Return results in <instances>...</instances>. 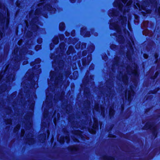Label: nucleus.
Segmentation results:
<instances>
[{
  "label": "nucleus",
  "instance_id": "1",
  "mask_svg": "<svg viewBox=\"0 0 160 160\" xmlns=\"http://www.w3.org/2000/svg\"><path fill=\"white\" fill-rule=\"evenodd\" d=\"M114 30L118 34L115 33V36L116 38V41L119 44H123L125 41V38L122 35V28L120 26L117 24H115L114 26Z\"/></svg>",
  "mask_w": 160,
  "mask_h": 160
},
{
  "label": "nucleus",
  "instance_id": "2",
  "mask_svg": "<svg viewBox=\"0 0 160 160\" xmlns=\"http://www.w3.org/2000/svg\"><path fill=\"white\" fill-rule=\"evenodd\" d=\"M144 130H149L151 131L152 136L154 139L157 138L158 134V129L156 125L154 124L153 122L150 123L147 122L142 128Z\"/></svg>",
  "mask_w": 160,
  "mask_h": 160
},
{
  "label": "nucleus",
  "instance_id": "3",
  "mask_svg": "<svg viewBox=\"0 0 160 160\" xmlns=\"http://www.w3.org/2000/svg\"><path fill=\"white\" fill-rule=\"evenodd\" d=\"M130 90L128 91V101L130 102L132 100V97L134 96L135 92L134 90V87L132 85L129 86Z\"/></svg>",
  "mask_w": 160,
  "mask_h": 160
},
{
  "label": "nucleus",
  "instance_id": "4",
  "mask_svg": "<svg viewBox=\"0 0 160 160\" xmlns=\"http://www.w3.org/2000/svg\"><path fill=\"white\" fill-rule=\"evenodd\" d=\"M113 6L116 8H117L118 10L122 12L123 11V4L120 2L118 1L115 2L113 3Z\"/></svg>",
  "mask_w": 160,
  "mask_h": 160
},
{
  "label": "nucleus",
  "instance_id": "5",
  "mask_svg": "<svg viewBox=\"0 0 160 160\" xmlns=\"http://www.w3.org/2000/svg\"><path fill=\"white\" fill-rule=\"evenodd\" d=\"M93 120L94 121V123L93 124L92 126L93 129H89V132L92 134H94L95 133V129L98 127V123L97 120L96 118H94L93 119Z\"/></svg>",
  "mask_w": 160,
  "mask_h": 160
},
{
  "label": "nucleus",
  "instance_id": "6",
  "mask_svg": "<svg viewBox=\"0 0 160 160\" xmlns=\"http://www.w3.org/2000/svg\"><path fill=\"white\" fill-rule=\"evenodd\" d=\"M82 132L78 130L75 131L74 132L75 135H77L78 137L81 138L82 139L84 140V138L82 136Z\"/></svg>",
  "mask_w": 160,
  "mask_h": 160
},
{
  "label": "nucleus",
  "instance_id": "7",
  "mask_svg": "<svg viewBox=\"0 0 160 160\" xmlns=\"http://www.w3.org/2000/svg\"><path fill=\"white\" fill-rule=\"evenodd\" d=\"M58 140L61 143H63L65 140L67 142H68L69 141V138L68 137H65V138H64L63 137H61L60 139L58 138Z\"/></svg>",
  "mask_w": 160,
  "mask_h": 160
},
{
  "label": "nucleus",
  "instance_id": "8",
  "mask_svg": "<svg viewBox=\"0 0 160 160\" xmlns=\"http://www.w3.org/2000/svg\"><path fill=\"white\" fill-rule=\"evenodd\" d=\"M160 87H158L153 90H150L148 94H156L157 93L158 91L160 90Z\"/></svg>",
  "mask_w": 160,
  "mask_h": 160
},
{
  "label": "nucleus",
  "instance_id": "9",
  "mask_svg": "<svg viewBox=\"0 0 160 160\" xmlns=\"http://www.w3.org/2000/svg\"><path fill=\"white\" fill-rule=\"evenodd\" d=\"M114 63L116 66H118L120 64V58L118 57H116L114 58Z\"/></svg>",
  "mask_w": 160,
  "mask_h": 160
},
{
  "label": "nucleus",
  "instance_id": "10",
  "mask_svg": "<svg viewBox=\"0 0 160 160\" xmlns=\"http://www.w3.org/2000/svg\"><path fill=\"white\" fill-rule=\"evenodd\" d=\"M141 8L142 10H145L147 14H150L151 13L152 10L150 9H146V7L145 6H142Z\"/></svg>",
  "mask_w": 160,
  "mask_h": 160
},
{
  "label": "nucleus",
  "instance_id": "11",
  "mask_svg": "<svg viewBox=\"0 0 160 160\" xmlns=\"http://www.w3.org/2000/svg\"><path fill=\"white\" fill-rule=\"evenodd\" d=\"M159 74V72H155L154 75L150 77V78L151 79L154 80L158 76Z\"/></svg>",
  "mask_w": 160,
  "mask_h": 160
},
{
  "label": "nucleus",
  "instance_id": "12",
  "mask_svg": "<svg viewBox=\"0 0 160 160\" xmlns=\"http://www.w3.org/2000/svg\"><path fill=\"white\" fill-rule=\"evenodd\" d=\"M132 73L135 78H137L139 76V74L137 72V71L135 69L134 70V71L132 72Z\"/></svg>",
  "mask_w": 160,
  "mask_h": 160
},
{
  "label": "nucleus",
  "instance_id": "13",
  "mask_svg": "<svg viewBox=\"0 0 160 160\" xmlns=\"http://www.w3.org/2000/svg\"><path fill=\"white\" fill-rule=\"evenodd\" d=\"M78 149L77 146H72L70 147V150L72 151H76Z\"/></svg>",
  "mask_w": 160,
  "mask_h": 160
},
{
  "label": "nucleus",
  "instance_id": "14",
  "mask_svg": "<svg viewBox=\"0 0 160 160\" xmlns=\"http://www.w3.org/2000/svg\"><path fill=\"white\" fill-rule=\"evenodd\" d=\"M44 8L45 10L47 9L48 10H51L52 7L50 5H48L45 6Z\"/></svg>",
  "mask_w": 160,
  "mask_h": 160
},
{
  "label": "nucleus",
  "instance_id": "15",
  "mask_svg": "<svg viewBox=\"0 0 160 160\" xmlns=\"http://www.w3.org/2000/svg\"><path fill=\"white\" fill-rule=\"evenodd\" d=\"M126 56L128 59L129 60H130L131 57V53L130 52H127L126 53Z\"/></svg>",
  "mask_w": 160,
  "mask_h": 160
},
{
  "label": "nucleus",
  "instance_id": "16",
  "mask_svg": "<svg viewBox=\"0 0 160 160\" xmlns=\"http://www.w3.org/2000/svg\"><path fill=\"white\" fill-rule=\"evenodd\" d=\"M158 54L156 53L154 55V57L155 59V62H157L158 60Z\"/></svg>",
  "mask_w": 160,
  "mask_h": 160
},
{
  "label": "nucleus",
  "instance_id": "17",
  "mask_svg": "<svg viewBox=\"0 0 160 160\" xmlns=\"http://www.w3.org/2000/svg\"><path fill=\"white\" fill-rule=\"evenodd\" d=\"M64 28V24L63 23H61L60 24V28L61 30H62Z\"/></svg>",
  "mask_w": 160,
  "mask_h": 160
},
{
  "label": "nucleus",
  "instance_id": "18",
  "mask_svg": "<svg viewBox=\"0 0 160 160\" xmlns=\"http://www.w3.org/2000/svg\"><path fill=\"white\" fill-rule=\"evenodd\" d=\"M20 128V125H18L14 128V131L15 132H16L18 131Z\"/></svg>",
  "mask_w": 160,
  "mask_h": 160
},
{
  "label": "nucleus",
  "instance_id": "19",
  "mask_svg": "<svg viewBox=\"0 0 160 160\" xmlns=\"http://www.w3.org/2000/svg\"><path fill=\"white\" fill-rule=\"evenodd\" d=\"M124 109V105L123 104H122L121 105V112H123Z\"/></svg>",
  "mask_w": 160,
  "mask_h": 160
},
{
  "label": "nucleus",
  "instance_id": "20",
  "mask_svg": "<svg viewBox=\"0 0 160 160\" xmlns=\"http://www.w3.org/2000/svg\"><path fill=\"white\" fill-rule=\"evenodd\" d=\"M143 56L144 58L147 59L148 58L149 56L148 54L144 53L143 55Z\"/></svg>",
  "mask_w": 160,
  "mask_h": 160
},
{
  "label": "nucleus",
  "instance_id": "21",
  "mask_svg": "<svg viewBox=\"0 0 160 160\" xmlns=\"http://www.w3.org/2000/svg\"><path fill=\"white\" fill-rule=\"evenodd\" d=\"M128 28L129 30L131 31H132V28L131 24L130 23H128Z\"/></svg>",
  "mask_w": 160,
  "mask_h": 160
},
{
  "label": "nucleus",
  "instance_id": "22",
  "mask_svg": "<svg viewBox=\"0 0 160 160\" xmlns=\"http://www.w3.org/2000/svg\"><path fill=\"white\" fill-rule=\"evenodd\" d=\"M112 108H111V117H112ZM110 127H111V130L112 129V125L111 123Z\"/></svg>",
  "mask_w": 160,
  "mask_h": 160
},
{
  "label": "nucleus",
  "instance_id": "23",
  "mask_svg": "<svg viewBox=\"0 0 160 160\" xmlns=\"http://www.w3.org/2000/svg\"><path fill=\"white\" fill-rule=\"evenodd\" d=\"M141 13H142V14L143 16L146 17V16H147V13H146V12L142 11L141 12Z\"/></svg>",
  "mask_w": 160,
  "mask_h": 160
},
{
  "label": "nucleus",
  "instance_id": "24",
  "mask_svg": "<svg viewBox=\"0 0 160 160\" xmlns=\"http://www.w3.org/2000/svg\"><path fill=\"white\" fill-rule=\"evenodd\" d=\"M123 31L125 34H126L127 33H129V32L126 28L123 29Z\"/></svg>",
  "mask_w": 160,
  "mask_h": 160
},
{
  "label": "nucleus",
  "instance_id": "25",
  "mask_svg": "<svg viewBox=\"0 0 160 160\" xmlns=\"http://www.w3.org/2000/svg\"><path fill=\"white\" fill-rule=\"evenodd\" d=\"M94 110H96L97 111H98V105H96L94 108Z\"/></svg>",
  "mask_w": 160,
  "mask_h": 160
},
{
  "label": "nucleus",
  "instance_id": "26",
  "mask_svg": "<svg viewBox=\"0 0 160 160\" xmlns=\"http://www.w3.org/2000/svg\"><path fill=\"white\" fill-rule=\"evenodd\" d=\"M39 10L38 9H37L36 11L35 14L37 15L39 14Z\"/></svg>",
  "mask_w": 160,
  "mask_h": 160
},
{
  "label": "nucleus",
  "instance_id": "27",
  "mask_svg": "<svg viewBox=\"0 0 160 160\" xmlns=\"http://www.w3.org/2000/svg\"><path fill=\"white\" fill-rule=\"evenodd\" d=\"M41 48V46L40 45H37L35 47V49L36 50H38L39 49V48Z\"/></svg>",
  "mask_w": 160,
  "mask_h": 160
},
{
  "label": "nucleus",
  "instance_id": "28",
  "mask_svg": "<svg viewBox=\"0 0 160 160\" xmlns=\"http://www.w3.org/2000/svg\"><path fill=\"white\" fill-rule=\"evenodd\" d=\"M129 47L132 50V49H133V48L132 47V44L131 43V42H130L129 43Z\"/></svg>",
  "mask_w": 160,
  "mask_h": 160
},
{
  "label": "nucleus",
  "instance_id": "29",
  "mask_svg": "<svg viewBox=\"0 0 160 160\" xmlns=\"http://www.w3.org/2000/svg\"><path fill=\"white\" fill-rule=\"evenodd\" d=\"M117 47V46L115 45H112V44H111V50L112 49V47Z\"/></svg>",
  "mask_w": 160,
  "mask_h": 160
},
{
  "label": "nucleus",
  "instance_id": "30",
  "mask_svg": "<svg viewBox=\"0 0 160 160\" xmlns=\"http://www.w3.org/2000/svg\"><path fill=\"white\" fill-rule=\"evenodd\" d=\"M24 134V130H22L21 131V135L22 136H23Z\"/></svg>",
  "mask_w": 160,
  "mask_h": 160
},
{
  "label": "nucleus",
  "instance_id": "31",
  "mask_svg": "<svg viewBox=\"0 0 160 160\" xmlns=\"http://www.w3.org/2000/svg\"><path fill=\"white\" fill-rule=\"evenodd\" d=\"M155 1V0H150V2L151 4H153Z\"/></svg>",
  "mask_w": 160,
  "mask_h": 160
},
{
  "label": "nucleus",
  "instance_id": "32",
  "mask_svg": "<svg viewBox=\"0 0 160 160\" xmlns=\"http://www.w3.org/2000/svg\"><path fill=\"white\" fill-rule=\"evenodd\" d=\"M134 18L135 19L138 20V15H136L134 16Z\"/></svg>",
  "mask_w": 160,
  "mask_h": 160
},
{
  "label": "nucleus",
  "instance_id": "33",
  "mask_svg": "<svg viewBox=\"0 0 160 160\" xmlns=\"http://www.w3.org/2000/svg\"><path fill=\"white\" fill-rule=\"evenodd\" d=\"M22 42V40H21L18 42V44L20 45Z\"/></svg>",
  "mask_w": 160,
  "mask_h": 160
},
{
  "label": "nucleus",
  "instance_id": "34",
  "mask_svg": "<svg viewBox=\"0 0 160 160\" xmlns=\"http://www.w3.org/2000/svg\"><path fill=\"white\" fill-rule=\"evenodd\" d=\"M8 23H9V19L8 18H7L6 19V25H8Z\"/></svg>",
  "mask_w": 160,
  "mask_h": 160
},
{
  "label": "nucleus",
  "instance_id": "35",
  "mask_svg": "<svg viewBox=\"0 0 160 160\" xmlns=\"http://www.w3.org/2000/svg\"><path fill=\"white\" fill-rule=\"evenodd\" d=\"M158 14L159 15H160V7L158 9Z\"/></svg>",
  "mask_w": 160,
  "mask_h": 160
},
{
  "label": "nucleus",
  "instance_id": "36",
  "mask_svg": "<svg viewBox=\"0 0 160 160\" xmlns=\"http://www.w3.org/2000/svg\"><path fill=\"white\" fill-rule=\"evenodd\" d=\"M127 1L128 0H122V2L124 4H125L126 3Z\"/></svg>",
  "mask_w": 160,
  "mask_h": 160
},
{
  "label": "nucleus",
  "instance_id": "37",
  "mask_svg": "<svg viewBox=\"0 0 160 160\" xmlns=\"http://www.w3.org/2000/svg\"><path fill=\"white\" fill-rule=\"evenodd\" d=\"M150 110V109L149 108H148L146 109L145 110V112H149V110Z\"/></svg>",
  "mask_w": 160,
  "mask_h": 160
},
{
  "label": "nucleus",
  "instance_id": "38",
  "mask_svg": "<svg viewBox=\"0 0 160 160\" xmlns=\"http://www.w3.org/2000/svg\"><path fill=\"white\" fill-rule=\"evenodd\" d=\"M42 5H43L42 3H39L38 4V7H40L41 6H42Z\"/></svg>",
  "mask_w": 160,
  "mask_h": 160
},
{
  "label": "nucleus",
  "instance_id": "39",
  "mask_svg": "<svg viewBox=\"0 0 160 160\" xmlns=\"http://www.w3.org/2000/svg\"><path fill=\"white\" fill-rule=\"evenodd\" d=\"M25 22H26V25L27 27H28V23L27 21H25Z\"/></svg>",
  "mask_w": 160,
  "mask_h": 160
},
{
  "label": "nucleus",
  "instance_id": "40",
  "mask_svg": "<svg viewBox=\"0 0 160 160\" xmlns=\"http://www.w3.org/2000/svg\"><path fill=\"white\" fill-rule=\"evenodd\" d=\"M54 122L55 124H56V119H54Z\"/></svg>",
  "mask_w": 160,
  "mask_h": 160
},
{
  "label": "nucleus",
  "instance_id": "41",
  "mask_svg": "<svg viewBox=\"0 0 160 160\" xmlns=\"http://www.w3.org/2000/svg\"><path fill=\"white\" fill-rule=\"evenodd\" d=\"M11 122V120H8V123H10Z\"/></svg>",
  "mask_w": 160,
  "mask_h": 160
},
{
  "label": "nucleus",
  "instance_id": "42",
  "mask_svg": "<svg viewBox=\"0 0 160 160\" xmlns=\"http://www.w3.org/2000/svg\"><path fill=\"white\" fill-rule=\"evenodd\" d=\"M17 52V50L16 49H15L14 51V53H15Z\"/></svg>",
  "mask_w": 160,
  "mask_h": 160
},
{
  "label": "nucleus",
  "instance_id": "43",
  "mask_svg": "<svg viewBox=\"0 0 160 160\" xmlns=\"http://www.w3.org/2000/svg\"><path fill=\"white\" fill-rule=\"evenodd\" d=\"M114 15L115 16H117V12H114Z\"/></svg>",
  "mask_w": 160,
  "mask_h": 160
},
{
  "label": "nucleus",
  "instance_id": "44",
  "mask_svg": "<svg viewBox=\"0 0 160 160\" xmlns=\"http://www.w3.org/2000/svg\"><path fill=\"white\" fill-rule=\"evenodd\" d=\"M73 140L75 141H78L77 139L76 138H75V139H73Z\"/></svg>",
  "mask_w": 160,
  "mask_h": 160
},
{
  "label": "nucleus",
  "instance_id": "45",
  "mask_svg": "<svg viewBox=\"0 0 160 160\" xmlns=\"http://www.w3.org/2000/svg\"><path fill=\"white\" fill-rule=\"evenodd\" d=\"M111 70L112 68H110Z\"/></svg>",
  "mask_w": 160,
  "mask_h": 160
},
{
  "label": "nucleus",
  "instance_id": "46",
  "mask_svg": "<svg viewBox=\"0 0 160 160\" xmlns=\"http://www.w3.org/2000/svg\"><path fill=\"white\" fill-rule=\"evenodd\" d=\"M112 157L111 156V160H112Z\"/></svg>",
  "mask_w": 160,
  "mask_h": 160
},
{
  "label": "nucleus",
  "instance_id": "47",
  "mask_svg": "<svg viewBox=\"0 0 160 160\" xmlns=\"http://www.w3.org/2000/svg\"><path fill=\"white\" fill-rule=\"evenodd\" d=\"M32 14L31 13L30 14H29V16H30V17H31V16H32Z\"/></svg>",
  "mask_w": 160,
  "mask_h": 160
},
{
  "label": "nucleus",
  "instance_id": "48",
  "mask_svg": "<svg viewBox=\"0 0 160 160\" xmlns=\"http://www.w3.org/2000/svg\"><path fill=\"white\" fill-rule=\"evenodd\" d=\"M46 138V136H45V137H44V138H43V139L44 140H45V138Z\"/></svg>",
  "mask_w": 160,
  "mask_h": 160
},
{
  "label": "nucleus",
  "instance_id": "49",
  "mask_svg": "<svg viewBox=\"0 0 160 160\" xmlns=\"http://www.w3.org/2000/svg\"><path fill=\"white\" fill-rule=\"evenodd\" d=\"M112 134L111 133V138L112 137Z\"/></svg>",
  "mask_w": 160,
  "mask_h": 160
},
{
  "label": "nucleus",
  "instance_id": "50",
  "mask_svg": "<svg viewBox=\"0 0 160 160\" xmlns=\"http://www.w3.org/2000/svg\"><path fill=\"white\" fill-rule=\"evenodd\" d=\"M131 2H132V1H129V2H128V3H131Z\"/></svg>",
  "mask_w": 160,
  "mask_h": 160
},
{
  "label": "nucleus",
  "instance_id": "51",
  "mask_svg": "<svg viewBox=\"0 0 160 160\" xmlns=\"http://www.w3.org/2000/svg\"><path fill=\"white\" fill-rule=\"evenodd\" d=\"M2 78V76L0 75V79Z\"/></svg>",
  "mask_w": 160,
  "mask_h": 160
},
{
  "label": "nucleus",
  "instance_id": "52",
  "mask_svg": "<svg viewBox=\"0 0 160 160\" xmlns=\"http://www.w3.org/2000/svg\"><path fill=\"white\" fill-rule=\"evenodd\" d=\"M8 66H7L6 68V69H7L8 68Z\"/></svg>",
  "mask_w": 160,
  "mask_h": 160
},
{
  "label": "nucleus",
  "instance_id": "53",
  "mask_svg": "<svg viewBox=\"0 0 160 160\" xmlns=\"http://www.w3.org/2000/svg\"><path fill=\"white\" fill-rule=\"evenodd\" d=\"M74 73H77V72H74Z\"/></svg>",
  "mask_w": 160,
  "mask_h": 160
},
{
  "label": "nucleus",
  "instance_id": "54",
  "mask_svg": "<svg viewBox=\"0 0 160 160\" xmlns=\"http://www.w3.org/2000/svg\"><path fill=\"white\" fill-rule=\"evenodd\" d=\"M137 5H138H138H139V4L138 3H137Z\"/></svg>",
  "mask_w": 160,
  "mask_h": 160
},
{
  "label": "nucleus",
  "instance_id": "55",
  "mask_svg": "<svg viewBox=\"0 0 160 160\" xmlns=\"http://www.w3.org/2000/svg\"><path fill=\"white\" fill-rule=\"evenodd\" d=\"M14 77V75H13V78H12V79H13V78Z\"/></svg>",
  "mask_w": 160,
  "mask_h": 160
},
{
  "label": "nucleus",
  "instance_id": "56",
  "mask_svg": "<svg viewBox=\"0 0 160 160\" xmlns=\"http://www.w3.org/2000/svg\"><path fill=\"white\" fill-rule=\"evenodd\" d=\"M28 143H29V144H31V143H30L29 142H28Z\"/></svg>",
  "mask_w": 160,
  "mask_h": 160
},
{
  "label": "nucleus",
  "instance_id": "57",
  "mask_svg": "<svg viewBox=\"0 0 160 160\" xmlns=\"http://www.w3.org/2000/svg\"><path fill=\"white\" fill-rule=\"evenodd\" d=\"M112 13H111V16H112Z\"/></svg>",
  "mask_w": 160,
  "mask_h": 160
},
{
  "label": "nucleus",
  "instance_id": "58",
  "mask_svg": "<svg viewBox=\"0 0 160 160\" xmlns=\"http://www.w3.org/2000/svg\"><path fill=\"white\" fill-rule=\"evenodd\" d=\"M110 25H111V26H112V24H111V23Z\"/></svg>",
  "mask_w": 160,
  "mask_h": 160
},
{
  "label": "nucleus",
  "instance_id": "59",
  "mask_svg": "<svg viewBox=\"0 0 160 160\" xmlns=\"http://www.w3.org/2000/svg\"><path fill=\"white\" fill-rule=\"evenodd\" d=\"M110 29H111V30L112 29L111 27Z\"/></svg>",
  "mask_w": 160,
  "mask_h": 160
},
{
  "label": "nucleus",
  "instance_id": "60",
  "mask_svg": "<svg viewBox=\"0 0 160 160\" xmlns=\"http://www.w3.org/2000/svg\"><path fill=\"white\" fill-rule=\"evenodd\" d=\"M7 15H8V13L7 12Z\"/></svg>",
  "mask_w": 160,
  "mask_h": 160
},
{
  "label": "nucleus",
  "instance_id": "61",
  "mask_svg": "<svg viewBox=\"0 0 160 160\" xmlns=\"http://www.w3.org/2000/svg\"><path fill=\"white\" fill-rule=\"evenodd\" d=\"M52 140H53V138H52Z\"/></svg>",
  "mask_w": 160,
  "mask_h": 160
},
{
  "label": "nucleus",
  "instance_id": "62",
  "mask_svg": "<svg viewBox=\"0 0 160 160\" xmlns=\"http://www.w3.org/2000/svg\"><path fill=\"white\" fill-rule=\"evenodd\" d=\"M57 41H58V39H57Z\"/></svg>",
  "mask_w": 160,
  "mask_h": 160
},
{
  "label": "nucleus",
  "instance_id": "63",
  "mask_svg": "<svg viewBox=\"0 0 160 160\" xmlns=\"http://www.w3.org/2000/svg\"><path fill=\"white\" fill-rule=\"evenodd\" d=\"M44 0H42V1H44Z\"/></svg>",
  "mask_w": 160,
  "mask_h": 160
},
{
  "label": "nucleus",
  "instance_id": "64",
  "mask_svg": "<svg viewBox=\"0 0 160 160\" xmlns=\"http://www.w3.org/2000/svg\"><path fill=\"white\" fill-rule=\"evenodd\" d=\"M111 9H112V8H111V9H110L111 11Z\"/></svg>",
  "mask_w": 160,
  "mask_h": 160
}]
</instances>
